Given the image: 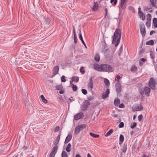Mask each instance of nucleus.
Masks as SVG:
<instances>
[{"instance_id":"nucleus-1","label":"nucleus","mask_w":157,"mask_h":157,"mask_svg":"<svg viewBox=\"0 0 157 157\" xmlns=\"http://www.w3.org/2000/svg\"><path fill=\"white\" fill-rule=\"evenodd\" d=\"M121 29H120L119 28L116 29L114 33L112 42V43L113 44L115 42H116L117 38L118 37L117 42L115 44V46L116 47L120 43L121 38Z\"/></svg>"},{"instance_id":"nucleus-2","label":"nucleus","mask_w":157,"mask_h":157,"mask_svg":"<svg viewBox=\"0 0 157 157\" xmlns=\"http://www.w3.org/2000/svg\"><path fill=\"white\" fill-rule=\"evenodd\" d=\"M102 72H112L113 71V67L110 65L102 64Z\"/></svg>"},{"instance_id":"nucleus-3","label":"nucleus","mask_w":157,"mask_h":157,"mask_svg":"<svg viewBox=\"0 0 157 157\" xmlns=\"http://www.w3.org/2000/svg\"><path fill=\"white\" fill-rule=\"evenodd\" d=\"M155 84L156 82L154 78H150L149 81L148 86L152 90H154L155 89Z\"/></svg>"},{"instance_id":"nucleus-4","label":"nucleus","mask_w":157,"mask_h":157,"mask_svg":"<svg viewBox=\"0 0 157 157\" xmlns=\"http://www.w3.org/2000/svg\"><path fill=\"white\" fill-rule=\"evenodd\" d=\"M115 88L118 93V96H121V86L120 83L117 82L116 83L115 85Z\"/></svg>"},{"instance_id":"nucleus-5","label":"nucleus","mask_w":157,"mask_h":157,"mask_svg":"<svg viewBox=\"0 0 157 157\" xmlns=\"http://www.w3.org/2000/svg\"><path fill=\"white\" fill-rule=\"evenodd\" d=\"M90 103L88 100H86L84 102L83 104L81 107V109L82 110H86L90 105Z\"/></svg>"},{"instance_id":"nucleus-6","label":"nucleus","mask_w":157,"mask_h":157,"mask_svg":"<svg viewBox=\"0 0 157 157\" xmlns=\"http://www.w3.org/2000/svg\"><path fill=\"white\" fill-rule=\"evenodd\" d=\"M140 32L142 35V36L144 37L146 35L145 27L144 24H140Z\"/></svg>"},{"instance_id":"nucleus-7","label":"nucleus","mask_w":157,"mask_h":157,"mask_svg":"<svg viewBox=\"0 0 157 157\" xmlns=\"http://www.w3.org/2000/svg\"><path fill=\"white\" fill-rule=\"evenodd\" d=\"M92 78V77L90 78L89 81L88 82L87 84L88 89L90 91H92L93 88Z\"/></svg>"},{"instance_id":"nucleus-8","label":"nucleus","mask_w":157,"mask_h":157,"mask_svg":"<svg viewBox=\"0 0 157 157\" xmlns=\"http://www.w3.org/2000/svg\"><path fill=\"white\" fill-rule=\"evenodd\" d=\"M84 115L83 113L82 112H80L75 115L74 117V119L77 121L79 119H81L83 117Z\"/></svg>"},{"instance_id":"nucleus-9","label":"nucleus","mask_w":157,"mask_h":157,"mask_svg":"<svg viewBox=\"0 0 157 157\" xmlns=\"http://www.w3.org/2000/svg\"><path fill=\"white\" fill-rule=\"evenodd\" d=\"M94 67L95 70L99 71L102 72V64L100 65L98 64H94Z\"/></svg>"},{"instance_id":"nucleus-10","label":"nucleus","mask_w":157,"mask_h":157,"mask_svg":"<svg viewBox=\"0 0 157 157\" xmlns=\"http://www.w3.org/2000/svg\"><path fill=\"white\" fill-rule=\"evenodd\" d=\"M151 90L150 88L147 86H145L144 87V93L147 97H149V94L150 93Z\"/></svg>"},{"instance_id":"nucleus-11","label":"nucleus","mask_w":157,"mask_h":157,"mask_svg":"<svg viewBox=\"0 0 157 157\" xmlns=\"http://www.w3.org/2000/svg\"><path fill=\"white\" fill-rule=\"evenodd\" d=\"M59 71V67L58 66H55L53 69V73L52 75V77L56 75L58 72Z\"/></svg>"},{"instance_id":"nucleus-12","label":"nucleus","mask_w":157,"mask_h":157,"mask_svg":"<svg viewBox=\"0 0 157 157\" xmlns=\"http://www.w3.org/2000/svg\"><path fill=\"white\" fill-rule=\"evenodd\" d=\"M109 93V89H107L105 92H104L102 95V98L103 99H105L108 96V94Z\"/></svg>"},{"instance_id":"nucleus-13","label":"nucleus","mask_w":157,"mask_h":157,"mask_svg":"<svg viewBox=\"0 0 157 157\" xmlns=\"http://www.w3.org/2000/svg\"><path fill=\"white\" fill-rule=\"evenodd\" d=\"M78 35H79V39L81 40L82 43L83 44V45L85 46V47L86 48H87V46L86 45V44L85 43V42H84V41L83 40V39L82 38V35L81 33V31H80V32H79V33Z\"/></svg>"},{"instance_id":"nucleus-14","label":"nucleus","mask_w":157,"mask_h":157,"mask_svg":"<svg viewBox=\"0 0 157 157\" xmlns=\"http://www.w3.org/2000/svg\"><path fill=\"white\" fill-rule=\"evenodd\" d=\"M72 137V135L71 134H69L66 138L64 143L66 144L68 143L71 140Z\"/></svg>"},{"instance_id":"nucleus-15","label":"nucleus","mask_w":157,"mask_h":157,"mask_svg":"<svg viewBox=\"0 0 157 157\" xmlns=\"http://www.w3.org/2000/svg\"><path fill=\"white\" fill-rule=\"evenodd\" d=\"M138 15L140 18H141L142 20H144L145 18V15L142 12H139Z\"/></svg>"},{"instance_id":"nucleus-16","label":"nucleus","mask_w":157,"mask_h":157,"mask_svg":"<svg viewBox=\"0 0 157 157\" xmlns=\"http://www.w3.org/2000/svg\"><path fill=\"white\" fill-rule=\"evenodd\" d=\"M146 61V59H145L143 58H141L139 60V64L140 66H142Z\"/></svg>"},{"instance_id":"nucleus-17","label":"nucleus","mask_w":157,"mask_h":157,"mask_svg":"<svg viewBox=\"0 0 157 157\" xmlns=\"http://www.w3.org/2000/svg\"><path fill=\"white\" fill-rule=\"evenodd\" d=\"M114 104L116 106H118L120 103V101L118 98H116L114 102Z\"/></svg>"},{"instance_id":"nucleus-18","label":"nucleus","mask_w":157,"mask_h":157,"mask_svg":"<svg viewBox=\"0 0 157 157\" xmlns=\"http://www.w3.org/2000/svg\"><path fill=\"white\" fill-rule=\"evenodd\" d=\"M137 70V68L135 65H133L131 68V71L132 72H135Z\"/></svg>"},{"instance_id":"nucleus-19","label":"nucleus","mask_w":157,"mask_h":157,"mask_svg":"<svg viewBox=\"0 0 157 157\" xmlns=\"http://www.w3.org/2000/svg\"><path fill=\"white\" fill-rule=\"evenodd\" d=\"M98 4L97 2H94L93 6V10H96L98 8Z\"/></svg>"},{"instance_id":"nucleus-20","label":"nucleus","mask_w":157,"mask_h":157,"mask_svg":"<svg viewBox=\"0 0 157 157\" xmlns=\"http://www.w3.org/2000/svg\"><path fill=\"white\" fill-rule=\"evenodd\" d=\"M127 149V144L124 143L123 145V147L122 148V151L123 152L125 153Z\"/></svg>"},{"instance_id":"nucleus-21","label":"nucleus","mask_w":157,"mask_h":157,"mask_svg":"<svg viewBox=\"0 0 157 157\" xmlns=\"http://www.w3.org/2000/svg\"><path fill=\"white\" fill-rule=\"evenodd\" d=\"M153 22L154 27L157 28V18H154L153 19Z\"/></svg>"},{"instance_id":"nucleus-22","label":"nucleus","mask_w":157,"mask_h":157,"mask_svg":"<svg viewBox=\"0 0 157 157\" xmlns=\"http://www.w3.org/2000/svg\"><path fill=\"white\" fill-rule=\"evenodd\" d=\"M58 148V146H55L53 147L52 149L51 152L53 153H55L56 154L57 152V149Z\"/></svg>"},{"instance_id":"nucleus-23","label":"nucleus","mask_w":157,"mask_h":157,"mask_svg":"<svg viewBox=\"0 0 157 157\" xmlns=\"http://www.w3.org/2000/svg\"><path fill=\"white\" fill-rule=\"evenodd\" d=\"M90 135L94 138H98L99 137V135L95 134L91 132L90 133Z\"/></svg>"},{"instance_id":"nucleus-24","label":"nucleus","mask_w":157,"mask_h":157,"mask_svg":"<svg viewBox=\"0 0 157 157\" xmlns=\"http://www.w3.org/2000/svg\"><path fill=\"white\" fill-rule=\"evenodd\" d=\"M150 2L151 5L155 7H156L155 6L156 4L157 0H150Z\"/></svg>"},{"instance_id":"nucleus-25","label":"nucleus","mask_w":157,"mask_h":157,"mask_svg":"<svg viewBox=\"0 0 157 157\" xmlns=\"http://www.w3.org/2000/svg\"><path fill=\"white\" fill-rule=\"evenodd\" d=\"M60 137V134H59L58 135V136L56 139V142L54 143V144L55 145H57L58 144L59 141V140Z\"/></svg>"},{"instance_id":"nucleus-26","label":"nucleus","mask_w":157,"mask_h":157,"mask_svg":"<svg viewBox=\"0 0 157 157\" xmlns=\"http://www.w3.org/2000/svg\"><path fill=\"white\" fill-rule=\"evenodd\" d=\"M154 41L153 40H151L148 41H147L146 44V45H153L154 44Z\"/></svg>"},{"instance_id":"nucleus-27","label":"nucleus","mask_w":157,"mask_h":157,"mask_svg":"<svg viewBox=\"0 0 157 157\" xmlns=\"http://www.w3.org/2000/svg\"><path fill=\"white\" fill-rule=\"evenodd\" d=\"M40 98L44 103H46L48 102L47 100L45 99L44 96L43 95H41L40 96Z\"/></svg>"},{"instance_id":"nucleus-28","label":"nucleus","mask_w":157,"mask_h":157,"mask_svg":"<svg viewBox=\"0 0 157 157\" xmlns=\"http://www.w3.org/2000/svg\"><path fill=\"white\" fill-rule=\"evenodd\" d=\"M80 131L81 130L79 128V126H77L75 129V134H77L79 133Z\"/></svg>"},{"instance_id":"nucleus-29","label":"nucleus","mask_w":157,"mask_h":157,"mask_svg":"<svg viewBox=\"0 0 157 157\" xmlns=\"http://www.w3.org/2000/svg\"><path fill=\"white\" fill-rule=\"evenodd\" d=\"M143 109V106L140 105V106H138L134 110V111H140L141 110H142Z\"/></svg>"},{"instance_id":"nucleus-30","label":"nucleus","mask_w":157,"mask_h":157,"mask_svg":"<svg viewBox=\"0 0 157 157\" xmlns=\"http://www.w3.org/2000/svg\"><path fill=\"white\" fill-rule=\"evenodd\" d=\"M71 145L70 143H69L66 148V150L67 152H70L71 151Z\"/></svg>"},{"instance_id":"nucleus-31","label":"nucleus","mask_w":157,"mask_h":157,"mask_svg":"<svg viewBox=\"0 0 157 157\" xmlns=\"http://www.w3.org/2000/svg\"><path fill=\"white\" fill-rule=\"evenodd\" d=\"M113 130L111 129L105 135V136L107 137L110 136L113 132Z\"/></svg>"},{"instance_id":"nucleus-32","label":"nucleus","mask_w":157,"mask_h":157,"mask_svg":"<svg viewBox=\"0 0 157 157\" xmlns=\"http://www.w3.org/2000/svg\"><path fill=\"white\" fill-rule=\"evenodd\" d=\"M147 21H148L149 22H151V15L149 13H148L147 14Z\"/></svg>"},{"instance_id":"nucleus-33","label":"nucleus","mask_w":157,"mask_h":157,"mask_svg":"<svg viewBox=\"0 0 157 157\" xmlns=\"http://www.w3.org/2000/svg\"><path fill=\"white\" fill-rule=\"evenodd\" d=\"M79 79V78L78 77H76L75 76H74L72 78V80L73 82L75 81L76 82H77L78 81Z\"/></svg>"},{"instance_id":"nucleus-34","label":"nucleus","mask_w":157,"mask_h":157,"mask_svg":"<svg viewBox=\"0 0 157 157\" xmlns=\"http://www.w3.org/2000/svg\"><path fill=\"white\" fill-rule=\"evenodd\" d=\"M62 157H68L67 153L65 151H63L61 155Z\"/></svg>"},{"instance_id":"nucleus-35","label":"nucleus","mask_w":157,"mask_h":157,"mask_svg":"<svg viewBox=\"0 0 157 157\" xmlns=\"http://www.w3.org/2000/svg\"><path fill=\"white\" fill-rule=\"evenodd\" d=\"M95 60L97 61L98 62L100 60V58L99 55L98 54H97L96 55L95 57H94Z\"/></svg>"},{"instance_id":"nucleus-36","label":"nucleus","mask_w":157,"mask_h":157,"mask_svg":"<svg viewBox=\"0 0 157 157\" xmlns=\"http://www.w3.org/2000/svg\"><path fill=\"white\" fill-rule=\"evenodd\" d=\"M78 126H79V128L81 130H82L86 127V126L85 124H80L78 125Z\"/></svg>"},{"instance_id":"nucleus-37","label":"nucleus","mask_w":157,"mask_h":157,"mask_svg":"<svg viewBox=\"0 0 157 157\" xmlns=\"http://www.w3.org/2000/svg\"><path fill=\"white\" fill-rule=\"evenodd\" d=\"M104 83L105 85L107 86H108L109 84V80L107 79H105L104 80Z\"/></svg>"},{"instance_id":"nucleus-38","label":"nucleus","mask_w":157,"mask_h":157,"mask_svg":"<svg viewBox=\"0 0 157 157\" xmlns=\"http://www.w3.org/2000/svg\"><path fill=\"white\" fill-rule=\"evenodd\" d=\"M55 87L57 90H61L63 89V86L61 85L57 86Z\"/></svg>"},{"instance_id":"nucleus-39","label":"nucleus","mask_w":157,"mask_h":157,"mask_svg":"<svg viewBox=\"0 0 157 157\" xmlns=\"http://www.w3.org/2000/svg\"><path fill=\"white\" fill-rule=\"evenodd\" d=\"M124 137L123 135L121 134L119 137V140L120 141L123 142L124 140Z\"/></svg>"},{"instance_id":"nucleus-40","label":"nucleus","mask_w":157,"mask_h":157,"mask_svg":"<svg viewBox=\"0 0 157 157\" xmlns=\"http://www.w3.org/2000/svg\"><path fill=\"white\" fill-rule=\"evenodd\" d=\"M137 124L136 122H134L130 125V128H131L133 129L136 127V126Z\"/></svg>"},{"instance_id":"nucleus-41","label":"nucleus","mask_w":157,"mask_h":157,"mask_svg":"<svg viewBox=\"0 0 157 157\" xmlns=\"http://www.w3.org/2000/svg\"><path fill=\"white\" fill-rule=\"evenodd\" d=\"M125 3H123V2H121V4L120 6V8H121L122 9H124L125 8Z\"/></svg>"},{"instance_id":"nucleus-42","label":"nucleus","mask_w":157,"mask_h":157,"mask_svg":"<svg viewBox=\"0 0 157 157\" xmlns=\"http://www.w3.org/2000/svg\"><path fill=\"white\" fill-rule=\"evenodd\" d=\"M72 89L74 91H76L77 90V87L76 85L72 84Z\"/></svg>"},{"instance_id":"nucleus-43","label":"nucleus","mask_w":157,"mask_h":157,"mask_svg":"<svg viewBox=\"0 0 157 157\" xmlns=\"http://www.w3.org/2000/svg\"><path fill=\"white\" fill-rule=\"evenodd\" d=\"M66 77L65 76H62L61 78V81L62 82H65L66 81V80L65 79Z\"/></svg>"},{"instance_id":"nucleus-44","label":"nucleus","mask_w":157,"mask_h":157,"mask_svg":"<svg viewBox=\"0 0 157 157\" xmlns=\"http://www.w3.org/2000/svg\"><path fill=\"white\" fill-rule=\"evenodd\" d=\"M144 90L141 89H140L139 92L140 93V94L142 96H143L144 94Z\"/></svg>"},{"instance_id":"nucleus-45","label":"nucleus","mask_w":157,"mask_h":157,"mask_svg":"<svg viewBox=\"0 0 157 157\" xmlns=\"http://www.w3.org/2000/svg\"><path fill=\"white\" fill-rule=\"evenodd\" d=\"M150 56L151 58L152 59H153L155 57V55L154 54V53L152 51H151L150 52Z\"/></svg>"},{"instance_id":"nucleus-46","label":"nucleus","mask_w":157,"mask_h":157,"mask_svg":"<svg viewBox=\"0 0 157 157\" xmlns=\"http://www.w3.org/2000/svg\"><path fill=\"white\" fill-rule=\"evenodd\" d=\"M151 9V8L148 7L147 6H145L144 7V9L145 11H147Z\"/></svg>"},{"instance_id":"nucleus-47","label":"nucleus","mask_w":157,"mask_h":157,"mask_svg":"<svg viewBox=\"0 0 157 157\" xmlns=\"http://www.w3.org/2000/svg\"><path fill=\"white\" fill-rule=\"evenodd\" d=\"M143 118V116L141 114L139 115L138 117V119L139 121H142Z\"/></svg>"},{"instance_id":"nucleus-48","label":"nucleus","mask_w":157,"mask_h":157,"mask_svg":"<svg viewBox=\"0 0 157 157\" xmlns=\"http://www.w3.org/2000/svg\"><path fill=\"white\" fill-rule=\"evenodd\" d=\"M117 2V0H110L111 3L112 4H113V2L114 5H116Z\"/></svg>"},{"instance_id":"nucleus-49","label":"nucleus","mask_w":157,"mask_h":157,"mask_svg":"<svg viewBox=\"0 0 157 157\" xmlns=\"http://www.w3.org/2000/svg\"><path fill=\"white\" fill-rule=\"evenodd\" d=\"M124 126V123L123 122H121L118 125L119 128H123Z\"/></svg>"},{"instance_id":"nucleus-50","label":"nucleus","mask_w":157,"mask_h":157,"mask_svg":"<svg viewBox=\"0 0 157 157\" xmlns=\"http://www.w3.org/2000/svg\"><path fill=\"white\" fill-rule=\"evenodd\" d=\"M74 40L75 44H76L77 43L78 39L76 36V35H74Z\"/></svg>"},{"instance_id":"nucleus-51","label":"nucleus","mask_w":157,"mask_h":157,"mask_svg":"<svg viewBox=\"0 0 157 157\" xmlns=\"http://www.w3.org/2000/svg\"><path fill=\"white\" fill-rule=\"evenodd\" d=\"M82 93L84 95H86L87 94V91L86 89H82Z\"/></svg>"},{"instance_id":"nucleus-52","label":"nucleus","mask_w":157,"mask_h":157,"mask_svg":"<svg viewBox=\"0 0 157 157\" xmlns=\"http://www.w3.org/2000/svg\"><path fill=\"white\" fill-rule=\"evenodd\" d=\"M116 78H117V79L116 80L117 81V82H119L120 83L119 80L120 79V78H121L120 76L119 75H117L116 76Z\"/></svg>"},{"instance_id":"nucleus-53","label":"nucleus","mask_w":157,"mask_h":157,"mask_svg":"<svg viewBox=\"0 0 157 157\" xmlns=\"http://www.w3.org/2000/svg\"><path fill=\"white\" fill-rule=\"evenodd\" d=\"M105 11V18L106 17V16L107 15L108 10L107 8H105L104 10Z\"/></svg>"},{"instance_id":"nucleus-54","label":"nucleus","mask_w":157,"mask_h":157,"mask_svg":"<svg viewBox=\"0 0 157 157\" xmlns=\"http://www.w3.org/2000/svg\"><path fill=\"white\" fill-rule=\"evenodd\" d=\"M94 99V97L92 96H89L88 98V101H91V100H93V99Z\"/></svg>"},{"instance_id":"nucleus-55","label":"nucleus","mask_w":157,"mask_h":157,"mask_svg":"<svg viewBox=\"0 0 157 157\" xmlns=\"http://www.w3.org/2000/svg\"><path fill=\"white\" fill-rule=\"evenodd\" d=\"M146 25L147 27H149L151 25V22H149L148 21H147L146 23Z\"/></svg>"},{"instance_id":"nucleus-56","label":"nucleus","mask_w":157,"mask_h":157,"mask_svg":"<svg viewBox=\"0 0 157 157\" xmlns=\"http://www.w3.org/2000/svg\"><path fill=\"white\" fill-rule=\"evenodd\" d=\"M56 154L55 153H53L51 152L49 155V157H54Z\"/></svg>"},{"instance_id":"nucleus-57","label":"nucleus","mask_w":157,"mask_h":157,"mask_svg":"<svg viewBox=\"0 0 157 157\" xmlns=\"http://www.w3.org/2000/svg\"><path fill=\"white\" fill-rule=\"evenodd\" d=\"M83 69V67H81L80 69V71L83 74H84L85 72V70H83L82 69Z\"/></svg>"},{"instance_id":"nucleus-58","label":"nucleus","mask_w":157,"mask_h":157,"mask_svg":"<svg viewBox=\"0 0 157 157\" xmlns=\"http://www.w3.org/2000/svg\"><path fill=\"white\" fill-rule=\"evenodd\" d=\"M59 129V126H57L55 128V131L56 132H58Z\"/></svg>"},{"instance_id":"nucleus-59","label":"nucleus","mask_w":157,"mask_h":157,"mask_svg":"<svg viewBox=\"0 0 157 157\" xmlns=\"http://www.w3.org/2000/svg\"><path fill=\"white\" fill-rule=\"evenodd\" d=\"M144 51H145L144 49H141L140 51L139 52V53L140 54H141L143 53V52H144Z\"/></svg>"},{"instance_id":"nucleus-60","label":"nucleus","mask_w":157,"mask_h":157,"mask_svg":"<svg viewBox=\"0 0 157 157\" xmlns=\"http://www.w3.org/2000/svg\"><path fill=\"white\" fill-rule=\"evenodd\" d=\"M124 105L123 103H121L119 105V107L120 108H124Z\"/></svg>"},{"instance_id":"nucleus-61","label":"nucleus","mask_w":157,"mask_h":157,"mask_svg":"<svg viewBox=\"0 0 157 157\" xmlns=\"http://www.w3.org/2000/svg\"><path fill=\"white\" fill-rule=\"evenodd\" d=\"M27 148H28V146H24L23 147V149L24 150H27Z\"/></svg>"},{"instance_id":"nucleus-62","label":"nucleus","mask_w":157,"mask_h":157,"mask_svg":"<svg viewBox=\"0 0 157 157\" xmlns=\"http://www.w3.org/2000/svg\"><path fill=\"white\" fill-rule=\"evenodd\" d=\"M155 33V31L152 30L150 32V35H152L153 33Z\"/></svg>"},{"instance_id":"nucleus-63","label":"nucleus","mask_w":157,"mask_h":157,"mask_svg":"<svg viewBox=\"0 0 157 157\" xmlns=\"http://www.w3.org/2000/svg\"><path fill=\"white\" fill-rule=\"evenodd\" d=\"M59 93L60 94H63L64 92V90H59Z\"/></svg>"},{"instance_id":"nucleus-64","label":"nucleus","mask_w":157,"mask_h":157,"mask_svg":"<svg viewBox=\"0 0 157 157\" xmlns=\"http://www.w3.org/2000/svg\"><path fill=\"white\" fill-rule=\"evenodd\" d=\"M150 156L147 155H146L144 154L142 155V157H150Z\"/></svg>"}]
</instances>
